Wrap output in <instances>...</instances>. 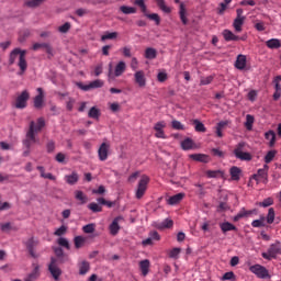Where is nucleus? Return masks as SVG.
<instances>
[{
	"mask_svg": "<svg viewBox=\"0 0 281 281\" xmlns=\"http://www.w3.org/2000/svg\"><path fill=\"white\" fill-rule=\"evenodd\" d=\"M43 128H45V119L43 117L37 119V122L32 121L30 123V127L26 133V139L24 140V146H26V148H30L32 144L40 143L38 138H36V135H38Z\"/></svg>",
	"mask_w": 281,
	"mask_h": 281,
	"instance_id": "f257e3e1",
	"label": "nucleus"
},
{
	"mask_svg": "<svg viewBox=\"0 0 281 281\" xmlns=\"http://www.w3.org/2000/svg\"><path fill=\"white\" fill-rule=\"evenodd\" d=\"M27 54V50L15 48L11 52L9 57V64L14 65L18 60V67L20 68V71L18 72V76H23L25 71H27V59H25V56Z\"/></svg>",
	"mask_w": 281,
	"mask_h": 281,
	"instance_id": "f03ea898",
	"label": "nucleus"
},
{
	"mask_svg": "<svg viewBox=\"0 0 281 281\" xmlns=\"http://www.w3.org/2000/svg\"><path fill=\"white\" fill-rule=\"evenodd\" d=\"M245 146H247L245 142L238 143L234 149V155L240 161H251V154L245 151Z\"/></svg>",
	"mask_w": 281,
	"mask_h": 281,
	"instance_id": "7ed1b4c3",
	"label": "nucleus"
},
{
	"mask_svg": "<svg viewBox=\"0 0 281 281\" xmlns=\"http://www.w3.org/2000/svg\"><path fill=\"white\" fill-rule=\"evenodd\" d=\"M281 255V244L277 241L271 244L266 252H262L261 256L265 260H273V258H278Z\"/></svg>",
	"mask_w": 281,
	"mask_h": 281,
	"instance_id": "20e7f679",
	"label": "nucleus"
},
{
	"mask_svg": "<svg viewBox=\"0 0 281 281\" xmlns=\"http://www.w3.org/2000/svg\"><path fill=\"white\" fill-rule=\"evenodd\" d=\"M126 71V61L120 60L113 69V63L109 64V78L114 76V78H120Z\"/></svg>",
	"mask_w": 281,
	"mask_h": 281,
	"instance_id": "39448f33",
	"label": "nucleus"
},
{
	"mask_svg": "<svg viewBox=\"0 0 281 281\" xmlns=\"http://www.w3.org/2000/svg\"><path fill=\"white\" fill-rule=\"evenodd\" d=\"M149 182L150 178H148V176H142L140 180L138 181V186L135 193L136 199H142V196L146 194V190H148Z\"/></svg>",
	"mask_w": 281,
	"mask_h": 281,
	"instance_id": "423d86ee",
	"label": "nucleus"
},
{
	"mask_svg": "<svg viewBox=\"0 0 281 281\" xmlns=\"http://www.w3.org/2000/svg\"><path fill=\"white\" fill-rule=\"evenodd\" d=\"M249 271L254 273L256 277H258L260 280H267V278H270L269 270H267V268L258 263L250 266Z\"/></svg>",
	"mask_w": 281,
	"mask_h": 281,
	"instance_id": "0eeeda50",
	"label": "nucleus"
},
{
	"mask_svg": "<svg viewBox=\"0 0 281 281\" xmlns=\"http://www.w3.org/2000/svg\"><path fill=\"white\" fill-rule=\"evenodd\" d=\"M77 87L81 89V91H91V89H101V87H104V81H102L101 79H95L94 81H91L88 85L78 82Z\"/></svg>",
	"mask_w": 281,
	"mask_h": 281,
	"instance_id": "6e6552de",
	"label": "nucleus"
},
{
	"mask_svg": "<svg viewBox=\"0 0 281 281\" xmlns=\"http://www.w3.org/2000/svg\"><path fill=\"white\" fill-rule=\"evenodd\" d=\"M111 155V145L109 143H102L98 149L99 161H106Z\"/></svg>",
	"mask_w": 281,
	"mask_h": 281,
	"instance_id": "1a4fd4ad",
	"label": "nucleus"
},
{
	"mask_svg": "<svg viewBox=\"0 0 281 281\" xmlns=\"http://www.w3.org/2000/svg\"><path fill=\"white\" fill-rule=\"evenodd\" d=\"M29 100L30 92H27V90L22 91V93L16 98L15 109H25V106H27Z\"/></svg>",
	"mask_w": 281,
	"mask_h": 281,
	"instance_id": "9d476101",
	"label": "nucleus"
},
{
	"mask_svg": "<svg viewBox=\"0 0 281 281\" xmlns=\"http://www.w3.org/2000/svg\"><path fill=\"white\" fill-rule=\"evenodd\" d=\"M166 127L165 121H159L154 125V131H156L155 137L158 139H168V136H166V132H164V128Z\"/></svg>",
	"mask_w": 281,
	"mask_h": 281,
	"instance_id": "9b49d317",
	"label": "nucleus"
},
{
	"mask_svg": "<svg viewBox=\"0 0 281 281\" xmlns=\"http://www.w3.org/2000/svg\"><path fill=\"white\" fill-rule=\"evenodd\" d=\"M49 273L53 276L54 280H58L60 278L63 271L58 266H56V258H50V263L48 266Z\"/></svg>",
	"mask_w": 281,
	"mask_h": 281,
	"instance_id": "f8f14e48",
	"label": "nucleus"
},
{
	"mask_svg": "<svg viewBox=\"0 0 281 281\" xmlns=\"http://www.w3.org/2000/svg\"><path fill=\"white\" fill-rule=\"evenodd\" d=\"M134 82L140 88L144 89V87H146V72H144V70H137L134 74Z\"/></svg>",
	"mask_w": 281,
	"mask_h": 281,
	"instance_id": "ddd939ff",
	"label": "nucleus"
},
{
	"mask_svg": "<svg viewBox=\"0 0 281 281\" xmlns=\"http://www.w3.org/2000/svg\"><path fill=\"white\" fill-rule=\"evenodd\" d=\"M267 177H269V166L263 165V168L258 169L257 173L252 176L255 181H260V179H265L267 181Z\"/></svg>",
	"mask_w": 281,
	"mask_h": 281,
	"instance_id": "4468645a",
	"label": "nucleus"
},
{
	"mask_svg": "<svg viewBox=\"0 0 281 281\" xmlns=\"http://www.w3.org/2000/svg\"><path fill=\"white\" fill-rule=\"evenodd\" d=\"M120 221H124V217L117 216L110 224V234L112 236H117V234L120 233Z\"/></svg>",
	"mask_w": 281,
	"mask_h": 281,
	"instance_id": "2eb2a0df",
	"label": "nucleus"
},
{
	"mask_svg": "<svg viewBox=\"0 0 281 281\" xmlns=\"http://www.w3.org/2000/svg\"><path fill=\"white\" fill-rule=\"evenodd\" d=\"M186 199V193L181 192L175 195H171L167 199V204L168 205H179L180 202Z\"/></svg>",
	"mask_w": 281,
	"mask_h": 281,
	"instance_id": "dca6fc26",
	"label": "nucleus"
},
{
	"mask_svg": "<svg viewBox=\"0 0 281 281\" xmlns=\"http://www.w3.org/2000/svg\"><path fill=\"white\" fill-rule=\"evenodd\" d=\"M43 48L46 49V53L49 56L54 55V50L52 49V45H49V43H35L33 44V47H32L34 52H38V49H43Z\"/></svg>",
	"mask_w": 281,
	"mask_h": 281,
	"instance_id": "f3484780",
	"label": "nucleus"
},
{
	"mask_svg": "<svg viewBox=\"0 0 281 281\" xmlns=\"http://www.w3.org/2000/svg\"><path fill=\"white\" fill-rule=\"evenodd\" d=\"M138 267L142 276L146 278V276H148V273L150 272V260L144 259L139 261Z\"/></svg>",
	"mask_w": 281,
	"mask_h": 281,
	"instance_id": "a211bd4d",
	"label": "nucleus"
},
{
	"mask_svg": "<svg viewBox=\"0 0 281 281\" xmlns=\"http://www.w3.org/2000/svg\"><path fill=\"white\" fill-rule=\"evenodd\" d=\"M205 175L207 179H223L225 177V171L223 170H206Z\"/></svg>",
	"mask_w": 281,
	"mask_h": 281,
	"instance_id": "6ab92c4d",
	"label": "nucleus"
},
{
	"mask_svg": "<svg viewBox=\"0 0 281 281\" xmlns=\"http://www.w3.org/2000/svg\"><path fill=\"white\" fill-rule=\"evenodd\" d=\"M222 36L224 38V41H226V43H229L232 41H238L240 38V36L234 34V32L225 29L223 32H222Z\"/></svg>",
	"mask_w": 281,
	"mask_h": 281,
	"instance_id": "aec40b11",
	"label": "nucleus"
},
{
	"mask_svg": "<svg viewBox=\"0 0 281 281\" xmlns=\"http://www.w3.org/2000/svg\"><path fill=\"white\" fill-rule=\"evenodd\" d=\"M37 95L34 98V106L35 109H43V98L45 95L43 94V88H37Z\"/></svg>",
	"mask_w": 281,
	"mask_h": 281,
	"instance_id": "412c9836",
	"label": "nucleus"
},
{
	"mask_svg": "<svg viewBox=\"0 0 281 281\" xmlns=\"http://www.w3.org/2000/svg\"><path fill=\"white\" fill-rule=\"evenodd\" d=\"M190 159L193 161H200L201 164H210V157L205 154H191Z\"/></svg>",
	"mask_w": 281,
	"mask_h": 281,
	"instance_id": "4be33fe9",
	"label": "nucleus"
},
{
	"mask_svg": "<svg viewBox=\"0 0 281 281\" xmlns=\"http://www.w3.org/2000/svg\"><path fill=\"white\" fill-rule=\"evenodd\" d=\"M235 67H236V69H239L240 71H243V69H245V67H247V56L238 55L237 59L235 61Z\"/></svg>",
	"mask_w": 281,
	"mask_h": 281,
	"instance_id": "5701e85b",
	"label": "nucleus"
},
{
	"mask_svg": "<svg viewBox=\"0 0 281 281\" xmlns=\"http://www.w3.org/2000/svg\"><path fill=\"white\" fill-rule=\"evenodd\" d=\"M33 271L25 278V281H34L41 276V266L33 263Z\"/></svg>",
	"mask_w": 281,
	"mask_h": 281,
	"instance_id": "b1692460",
	"label": "nucleus"
},
{
	"mask_svg": "<svg viewBox=\"0 0 281 281\" xmlns=\"http://www.w3.org/2000/svg\"><path fill=\"white\" fill-rule=\"evenodd\" d=\"M75 199L76 201H79L80 205H85L89 201V198L87 196V194H85V192L80 190L75 191Z\"/></svg>",
	"mask_w": 281,
	"mask_h": 281,
	"instance_id": "393cba45",
	"label": "nucleus"
},
{
	"mask_svg": "<svg viewBox=\"0 0 281 281\" xmlns=\"http://www.w3.org/2000/svg\"><path fill=\"white\" fill-rule=\"evenodd\" d=\"M79 179L80 177L76 171H74L71 175L65 176V181L68 183V186H76Z\"/></svg>",
	"mask_w": 281,
	"mask_h": 281,
	"instance_id": "a878e982",
	"label": "nucleus"
},
{
	"mask_svg": "<svg viewBox=\"0 0 281 281\" xmlns=\"http://www.w3.org/2000/svg\"><path fill=\"white\" fill-rule=\"evenodd\" d=\"M243 25H245V18H235L233 21V27L235 32H243Z\"/></svg>",
	"mask_w": 281,
	"mask_h": 281,
	"instance_id": "bb28decb",
	"label": "nucleus"
},
{
	"mask_svg": "<svg viewBox=\"0 0 281 281\" xmlns=\"http://www.w3.org/2000/svg\"><path fill=\"white\" fill-rule=\"evenodd\" d=\"M37 245H38V240H36L34 237L29 239V241L26 243V247H27L32 258H36V254H34V247H36Z\"/></svg>",
	"mask_w": 281,
	"mask_h": 281,
	"instance_id": "cd10ccee",
	"label": "nucleus"
},
{
	"mask_svg": "<svg viewBox=\"0 0 281 281\" xmlns=\"http://www.w3.org/2000/svg\"><path fill=\"white\" fill-rule=\"evenodd\" d=\"M181 148H182V150H192V149H194V140H192V138H190V137L184 138L181 142Z\"/></svg>",
	"mask_w": 281,
	"mask_h": 281,
	"instance_id": "c85d7f7f",
	"label": "nucleus"
},
{
	"mask_svg": "<svg viewBox=\"0 0 281 281\" xmlns=\"http://www.w3.org/2000/svg\"><path fill=\"white\" fill-rule=\"evenodd\" d=\"M240 168L236 167V166H233L231 169H229V173H231V179L233 181H240Z\"/></svg>",
	"mask_w": 281,
	"mask_h": 281,
	"instance_id": "c756f323",
	"label": "nucleus"
},
{
	"mask_svg": "<svg viewBox=\"0 0 281 281\" xmlns=\"http://www.w3.org/2000/svg\"><path fill=\"white\" fill-rule=\"evenodd\" d=\"M175 223L170 218H166L162 222L156 224L157 229H170Z\"/></svg>",
	"mask_w": 281,
	"mask_h": 281,
	"instance_id": "7c9ffc66",
	"label": "nucleus"
},
{
	"mask_svg": "<svg viewBox=\"0 0 281 281\" xmlns=\"http://www.w3.org/2000/svg\"><path fill=\"white\" fill-rule=\"evenodd\" d=\"M220 227L224 234L227 232H236L238 229L234 226V224H232L229 222H224V223L220 224Z\"/></svg>",
	"mask_w": 281,
	"mask_h": 281,
	"instance_id": "2f4dec72",
	"label": "nucleus"
},
{
	"mask_svg": "<svg viewBox=\"0 0 281 281\" xmlns=\"http://www.w3.org/2000/svg\"><path fill=\"white\" fill-rule=\"evenodd\" d=\"M266 45H267V47H269V49H280V47H281L280 40H278V38L268 40L266 42Z\"/></svg>",
	"mask_w": 281,
	"mask_h": 281,
	"instance_id": "473e14b6",
	"label": "nucleus"
},
{
	"mask_svg": "<svg viewBox=\"0 0 281 281\" xmlns=\"http://www.w3.org/2000/svg\"><path fill=\"white\" fill-rule=\"evenodd\" d=\"M145 58H147V60H155V58H157V49L153 48V47H148L145 49Z\"/></svg>",
	"mask_w": 281,
	"mask_h": 281,
	"instance_id": "72a5a7b5",
	"label": "nucleus"
},
{
	"mask_svg": "<svg viewBox=\"0 0 281 281\" xmlns=\"http://www.w3.org/2000/svg\"><path fill=\"white\" fill-rule=\"evenodd\" d=\"M119 33L117 32H105L102 36H101V41H115V38H117Z\"/></svg>",
	"mask_w": 281,
	"mask_h": 281,
	"instance_id": "f704fd0d",
	"label": "nucleus"
},
{
	"mask_svg": "<svg viewBox=\"0 0 281 281\" xmlns=\"http://www.w3.org/2000/svg\"><path fill=\"white\" fill-rule=\"evenodd\" d=\"M265 137L269 142V146L276 145V132L268 131V132H266Z\"/></svg>",
	"mask_w": 281,
	"mask_h": 281,
	"instance_id": "c9c22d12",
	"label": "nucleus"
},
{
	"mask_svg": "<svg viewBox=\"0 0 281 281\" xmlns=\"http://www.w3.org/2000/svg\"><path fill=\"white\" fill-rule=\"evenodd\" d=\"M88 117H91L92 120H100V109L92 106L88 112Z\"/></svg>",
	"mask_w": 281,
	"mask_h": 281,
	"instance_id": "e433bc0d",
	"label": "nucleus"
},
{
	"mask_svg": "<svg viewBox=\"0 0 281 281\" xmlns=\"http://www.w3.org/2000/svg\"><path fill=\"white\" fill-rule=\"evenodd\" d=\"M279 80L280 79L278 77L274 79L276 92L273 94V100H280V98H281V85H280Z\"/></svg>",
	"mask_w": 281,
	"mask_h": 281,
	"instance_id": "4c0bfd02",
	"label": "nucleus"
},
{
	"mask_svg": "<svg viewBox=\"0 0 281 281\" xmlns=\"http://www.w3.org/2000/svg\"><path fill=\"white\" fill-rule=\"evenodd\" d=\"M255 121H256V119L254 117V115H251V114L246 115L245 127L247 128V131H251V128H254Z\"/></svg>",
	"mask_w": 281,
	"mask_h": 281,
	"instance_id": "58836bf2",
	"label": "nucleus"
},
{
	"mask_svg": "<svg viewBox=\"0 0 281 281\" xmlns=\"http://www.w3.org/2000/svg\"><path fill=\"white\" fill-rule=\"evenodd\" d=\"M90 266L88 261H82L79 265V273L80 276H87V273L89 272Z\"/></svg>",
	"mask_w": 281,
	"mask_h": 281,
	"instance_id": "ea45409f",
	"label": "nucleus"
},
{
	"mask_svg": "<svg viewBox=\"0 0 281 281\" xmlns=\"http://www.w3.org/2000/svg\"><path fill=\"white\" fill-rule=\"evenodd\" d=\"M266 221L269 225H271L276 221V210L273 207H270L268 210V214L266 216Z\"/></svg>",
	"mask_w": 281,
	"mask_h": 281,
	"instance_id": "a19ab883",
	"label": "nucleus"
},
{
	"mask_svg": "<svg viewBox=\"0 0 281 281\" xmlns=\"http://www.w3.org/2000/svg\"><path fill=\"white\" fill-rule=\"evenodd\" d=\"M120 10L123 14H135L137 12V9H135V7L128 5H121Z\"/></svg>",
	"mask_w": 281,
	"mask_h": 281,
	"instance_id": "79ce46f5",
	"label": "nucleus"
},
{
	"mask_svg": "<svg viewBox=\"0 0 281 281\" xmlns=\"http://www.w3.org/2000/svg\"><path fill=\"white\" fill-rule=\"evenodd\" d=\"M158 8L165 14H170V12H172V8H170L168 4H166V0H162L161 2H159Z\"/></svg>",
	"mask_w": 281,
	"mask_h": 281,
	"instance_id": "37998d69",
	"label": "nucleus"
},
{
	"mask_svg": "<svg viewBox=\"0 0 281 281\" xmlns=\"http://www.w3.org/2000/svg\"><path fill=\"white\" fill-rule=\"evenodd\" d=\"M145 16L149 19L150 21H154L156 25H160L161 23V18H159V14L157 13H146Z\"/></svg>",
	"mask_w": 281,
	"mask_h": 281,
	"instance_id": "c03bdc74",
	"label": "nucleus"
},
{
	"mask_svg": "<svg viewBox=\"0 0 281 281\" xmlns=\"http://www.w3.org/2000/svg\"><path fill=\"white\" fill-rule=\"evenodd\" d=\"M44 2L45 0H27L25 5L27 8H38V5H42Z\"/></svg>",
	"mask_w": 281,
	"mask_h": 281,
	"instance_id": "a18cd8bd",
	"label": "nucleus"
},
{
	"mask_svg": "<svg viewBox=\"0 0 281 281\" xmlns=\"http://www.w3.org/2000/svg\"><path fill=\"white\" fill-rule=\"evenodd\" d=\"M179 15H180V20L182 21L183 25H188V16L186 13V7H183V4L180 5Z\"/></svg>",
	"mask_w": 281,
	"mask_h": 281,
	"instance_id": "49530a36",
	"label": "nucleus"
},
{
	"mask_svg": "<svg viewBox=\"0 0 281 281\" xmlns=\"http://www.w3.org/2000/svg\"><path fill=\"white\" fill-rule=\"evenodd\" d=\"M75 247L76 249H80V247H83L86 239L82 236H76L74 238Z\"/></svg>",
	"mask_w": 281,
	"mask_h": 281,
	"instance_id": "de8ad7c7",
	"label": "nucleus"
},
{
	"mask_svg": "<svg viewBox=\"0 0 281 281\" xmlns=\"http://www.w3.org/2000/svg\"><path fill=\"white\" fill-rule=\"evenodd\" d=\"M193 124L195 126L196 133H205V131H206L205 125L203 123H201V121L194 120Z\"/></svg>",
	"mask_w": 281,
	"mask_h": 281,
	"instance_id": "09e8293b",
	"label": "nucleus"
},
{
	"mask_svg": "<svg viewBox=\"0 0 281 281\" xmlns=\"http://www.w3.org/2000/svg\"><path fill=\"white\" fill-rule=\"evenodd\" d=\"M278 154V151H276V150H269L268 153H267V155L265 156V162L266 164H271V161L273 160V159H276V155Z\"/></svg>",
	"mask_w": 281,
	"mask_h": 281,
	"instance_id": "8fccbe9b",
	"label": "nucleus"
},
{
	"mask_svg": "<svg viewBox=\"0 0 281 281\" xmlns=\"http://www.w3.org/2000/svg\"><path fill=\"white\" fill-rule=\"evenodd\" d=\"M82 232L85 234H93V232H95V224L90 223V224L82 226Z\"/></svg>",
	"mask_w": 281,
	"mask_h": 281,
	"instance_id": "3c124183",
	"label": "nucleus"
},
{
	"mask_svg": "<svg viewBox=\"0 0 281 281\" xmlns=\"http://www.w3.org/2000/svg\"><path fill=\"white\" fill-rule=\"evenodd\" d=\"M88 210L94 213L102 212V205L95 202H91L90 204H88Z\"/></svg>",
	"mask_w": 281,
	"mask_h": 281,
	"instance_id": "603ef678",
	"label": "nucleus"
},
{
	"mask_svg": "<svg viewBox=\"0 0 281 281\" xmlns=\"http://www.w3.org/2000/svg\"><path fill=\"white\" fill-rule=\"evenodd\" d=\"M171 126H172V128H175V131H186V125L177 120H173L171 122Z\"/></svg>",
	"mask_w": 281,
	"mask_h": 281,
	"instance_id": "864d4df0",
	"label": "nucleus"
},
{
	"mask_svg": "<svg viewBox=\"0 0 281 281\" xmlns=\"http://www.w3.org/2000/svg\"><path fill=\"white\" fill-rule=\"evenodd\" d=\"M135 5H138L140 8V11L143 14H146L148 12V8L146 7V2L144 0H135Z\"/></svg>",
	"mask_w": 281,
	"mask_h": 281,
	"instance_id": "5fc2aeb1",
	"label": "nucleus"
},
{
	"mask_svg": "<svg viewBox=\"0 0 281 281\" xmlns=\"http://www.w3.org/2000/svg\"><path fill=\"white\" fill-rule=\"evenodd\" d=\"M273 205V198H266L262 202H259V207H271Z\"/></svg>",
	"mask_w": 281,
	"mask_h": 281,
	"instance_id": "6e6d98bb",
	"label": "nucleus"
},
{
	"mask_svg": "<svg viewBox=\"0 0 281 281\" xmlns=\"http://www.w3.org/2000/svg\"><path fill=\"white\" fill-rule=\"evenodd\" d=\"M214 80L213 76L202 77L200 79L201 87H205L206 85H212V81Z\"/></svg>",
	"mask_w": 281,
	"mask_h": 281,
	"instance_id": "4d7b16f0",
	"label": "nucleus"
},
{
	"mask_svg": "<svg viewBox=\"0 0 281 281\" xmlns=\"http://www.w3.org/2000/svg\"><path fill=\"white\" fill-rule=\"evenodd\" d=\"M57 245H59V247H65L66 249H69L70 246H69V240L65 237H59L57 239Z\"/></svg>",
	"mask_w": 281,
	"mask_h": 281,
	"instance_id": "13d9d810",
	"label": "nucleus"
},
{
	"mask_svg": "<svg viewBox=\"0 0 281 281\" xmlns=\"http://www.w3.org/2000/svg\"><path fill=\"white\" fill-rule=\"evenodd\" d=\"M69 30H71V24L69 22H66L65 24L58 27V32H60V34H67Z\"/></svg>",
	"mask_w": 281,
	"mask_h": 281,
	"instance_id": "bf43d9fd",
	"label": "nucleus"
},
{
	"mask_svg": "<svg viewBox=\"0 0 281 281\" xmlns=\"http://www.w3.org/2000/svg\"><path fill=\"white\" fill-rule=\"evenodd\" d=\"M67 234V226L61 225L59 228H57L54 233V236H65Z\"/></svg>",
	"mask_w": 281,
	"mask_h": 281,
	"instance_id": "052dcab7",
	"label": "nucleus"
},
{
	"mask_svg": "<svg viewBox=\"0 0 281 281\" xmlns=\"http://www.w3.org/2000/svg\"><path fill=\"white\" fill-rule=\"evenodd\" d=\"M157 80L158 82H166V80H168V74L165 70L159 71L157 75Z\"/></svg>",
	"mask_w": 281,
	"mask_h": 281,
	"instance_id": "680f3d73",
	"label": "nucleus"
},
{
	"mask_svg": "<svg viewBox=\"0 0 281 281\" xmlns=\"http://www.w3.org/2000/svg\"><path fill=\"white\" fill-rule=\"evenodd\" d=\"M265 217H261L260 220H254L252 222H251V225L254 226V227H265Z\"/></svg>",
	"mask_w": 281,
	"mask_h": 281,
	"instance_id": "e2e57ef3",
	"label": "nucleus"
},
{
	"mask_svg": "<svg viewBox=\"0 0 281 281\" xmlns=\"http://www.w3.org/2000/svg\"><path fill=\"white\" fill-rule=\"evenodd\" d=\"M179 254H181V248H173L169 252V258H179Z\"/></svg>",
	"mask_w": 281,
	"mask_h": 281,
	"instance_id": "0e129e2a",
	"label": "nucleus"
},
{
	"mask_svg": "<svg viewBox=\"0 0 281 281\" xmlns=\"http://www.w3.org/2000/svg\"><path fill=\"white\" fill-rule=\"evenodd\" d=\"M222 280H236V274H234V272L229 271L224 273V276L222 277Z\"/></svg>",
	"mask_w": 281,
	"mask_h": 281,
	"instance_id": "69168bd1",
	"label": "nucleus"
},
{
	"mask_svg": "<svg viewBox=\"0 0 281 281\" xmlns=\"http://www.w3.org/2000/svg\"><path fill=\"white\" fill-rule=\"evenodd\" d=\"M256 98H258V91L250 90L248 92V100H250V102H256Z\"/></svg>",
	"mask_w": 281,
	"mask_h": 281,
	"instance_id": "338daca9",
	"label": "nucleus"
},
{
	"mask_svg": "<svg viewBox=\"0 0 281 281\" xmlns=\"http://www.w3.org/2000/svg\"><path fill=\"white\" fill-rule=\"evenodd\" d=\"M150 239L155 240H161V236H159V233H157V231H153L149 233L148 236Z\"/></svg>",
	"mask_w": 281,
	"mask_h": 281,
	"instance_id": "774afa93",
	"label": "nucleus"
}]
</instances>
